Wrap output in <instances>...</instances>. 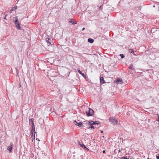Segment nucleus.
Wrapping results in <instances>:
<instances>
[{
	"label": "nucleus",
	"instance_id": "f257e3e1",
	"mask_svg": "<svg viewBox=\"0 0 159 159\" xmlns=\"http://www.w3.org/2000/svg\"><path fill=\"white\" fill-rule=\"evenodd\" d=\"M109 121L113 125H116L117 122V120L114 117L109 118Z\"/></svg>",
	"mask_w": 159,
	"mask_h": 159
},
{
	"label": "nucleus",
	"instance_id": "f03ea898",
	"mask_svg": "<svg viewBox=\"0 0 159 159\" xmlns=\"http://www.w3.org/2000/svg\"><path fill=\"white\" fill-rule=\"evenodd\" d=\"M94 112L93 110L89 108V110L86 112V113L88 116H93Z\"/></svg>",
	"mask_w": 159,
	"mask_h": 159
},
{
	"label": "nucleus",
	"instance_id": "7ed1b4c3",
	"mask_svg": "<svg viewBox=\"0 0 159 159\" xmlns=\"http://www.w3.org/2000/svg\"><path fill=\"white\" fill-rule=\"evenodd\" d=\"M88 124L89 125H92L96 124L97 125H100L101 124V123L100 122L96 121H93L90 120H89L88 121Z\"/></svg>",
	"mask_w": 159,
	"mask_h": 159
},
{
	"label": "nucleus",
	"instance_id": "20e7f679",
	"mask_svg": "<svg viewBox=\"0 0 159 159\" xmlns=\"http://www.w3.org/2000/svg\"><path fill=\"white\" fill-rule=\"evenodd\" d=\"M51 41V40L49 39V36H48L47 37L46 39V41L47 43L48 46H49L52 45V44L50 43Z\"/></svg>",
	"mask_w": 159,
	"mask_h": 159
},
{
	"label": "nucleus",
	"instance_id": "39448f33",
	"mask_svg": "<svg viewBox=\"0 0 159 159\" xmlns=\"http://www.w3.org/2000/svg\"><path fill=\"white\" fill-rule=\"evenodd\" d=\"M15 24L18 29H20L21 28V27L20 26V23L18 21L17 17H16V19L15 21Z\"/></svg>",
	"mask_w": 159,
	"mask_h": 159
},
{
	"label": "nucleus",
	"instance_id": "423d86ee",
	"mask_svg": "<svg viewBox=\"0 0 159 159\" xmlns=\"http://www.w3.org/2000/svg\"><path fill=\"white\" fill-rule=\"evenodd\" d=\"M13 147V144L12 143H11L10 146L7 148V149L10 152H12V148Z\"/></svg>",
	"mask_w": 159,
	"mask_h": 159
},
{
	"label": "nucleus",
	"instance_id": "0eeeda50",
	"mask_svg": "<svg viewBox=\"0 0 159 159\" xmlns=\"http://www.w3.org/2000/svg\"><path fill=\"white\" fill-rule=\"evenodd\" d=\"M74 123L75 125L78 126L79 127H81L82 125V122H78L76 120H74L73 122Z\"/></svg>",
	"mask_w": 159,
	"mask_h": 159
},
{
	"label": "nucleus",
	"instance_id": "6e6552de",
	"mask_svg": "<svg viewBox=\"0 0 159 159\" xmlns=\"http://www.w3.org/2000/svg\"><path fill=\"white\" fill-rule=\"evenodd\" d=\"M34 119L33 118H31L29 119V124L30 125H34Z\"/></svg>",
	"mask_w": 159,
	"mask_h": 159
},
{
	"label": "nucleus",
	"instance_id": "1a4fd4ad",
	"mask_svg": "<svg viewBox=\"0 0 159 159\" xmlns=\"http://www.w3.org/2000/svg\"><path fill=\"white\" fill-rule=\"evenodd\" d=\"M115 82L118 84H121L122 83V80L121 78L117 79L115 81Z\"/></svg>",
	"mask_w": 159,
	"mask_h": 159
},
{
	"label": "nucleus",
	"instance_id": "9d476101",
	"mask_svg": "<svg viewBox=\"0 0 159 159\" xmlns=\"http://www.w3.org/2000/svg\"><path fill=\"white\" fill-rule=\"evenodd\" d=\"M79 144L80 145V146L82 147L83 148H84L88 151L89 150V149L87 148V147L85 146V145L83 143L81 142L79 143Z\"/></svg>",
	"mask_w": 159,
	"mask_h": 159
},
{
	"label": "nucleus",
	"instance_id": "9b49d317",
	"mask_svg": "<svg viewBox=\"0 0 159 159\" xmlns=\"http://www.w3.org/2000/svg\"><path fill=\"white\" fill-rule=\"evenodd\" d=\"M31 127H32V129H31V133H34V134L36 133V132H35V125H31Z\"/></svg>",
	"mask_w": 159,
	"mask_h": 159
},
{
	"label": "nucleus",
	"instance_id": "f8f14e48",
	"mask_svg": "<svg viewBox=\"0 0 159 159\" xmlns=\"http://www.w3.org/2000/svg\"><path fill=\"white\" fill-rule=\"evenodd\" d=\"M77 70H78V72L83 77H84V78L86 77V76L84 74V73H82V71H80V69H77Z\"/></svg>",
	"mask_w": 159,
	"mask_h": 159
},
{
	"label": "nucleus",
	"instance_id": "ddd939ff",
	"mask_svg": "<svg viewBox=\"0 0 159 159\" xmlns=\"http://www.w3.org/2000/svg\"><path fill=\"white\" fill-rule=\"evenodd\" d=\"M100 81L101 83L103 84L106 83L105 80H104V78L103 77H100Z\"/></svg>",
	"mask_w": 159,
	"mask_h": 159
},
{
	"label": "nucleus",
	"instance_id": "4468645a",
	"mask_svg": "<svg viewBox=\"0 0 159 159\" xmlns=\"http://www.w3.org/2000/svg\"><path fill=\"white\" fill-rule=\"evenodd\" d=\"M88 42L92 43L94 42V40L92 39L89 38L88 39Z\"/></svg>",
	"mask_w": 159,
	"mask_h": 159
},
{
	"label": "nucleus",
	"instance_id": "2eb2a0df",
	"mask_svg": "<svg viewBox=\"0 0 159 159\" xmlns=\"http://www.w3.org/2000/svg\"><path fill=\"white\" fill-rule=\"evenodd\" d=\"M31 134H32L31 135V138H32V141H33L35 139V134L34 133V134L33 133H31Z\"/></svg>",
	"mask_w": 159,
	"mask_h": 159
},
{
	"label": "nucleus",
	"instance_id": "dca6fc26",
	"mask_svg": "<svg viewBox=\"0 0 159 159\" xmlns=\"http://www.w3.org/2000/svg\"><path fill=\"white\" fill-rule=\"evenodd\" d=\"M69 22L70 23H72V24H77V22L75 21H74L72 19H71L70 21Z\"/></svg>",
	"mask_w": 159,
	"mask_h": 159
},
{
	"label": "nucleus",
	"instance_id": "f3484780",
	"mask_svg": "<svg viewBox=\"0 0 159 159\" xmlns=\"http://www.w3.org/2000/svg\"><path fill=\"white\" fill-rule=\"evenodd\" d=\"M133 65L132 64H131L130 65V66H129V68L130 69H131V70H133V69H134V68H133Z\"/></svg>",
	"mask_w": 159,
	"mask_h": 159
},
{
	"label": "nucleus",
	"instance_id": "a211bd4d",
	"mask_svg": "<svg viewBox=\"0 0 159 159\" xmlns=\"http://www.w3.org/2000/svg\"><path fill=\"white\" fill-rule=\"evenodd\" d=\"M129 52L131 53H133L134 52V51L133 49H129Z\"/></svg>",
	"mask_w": 159,
	"mask_h": 159
},
{
	"label": "nucleus",
	"instance_id": "6ab92c4d",
	"mask_svg": "<svg viewBox=\"0 0 159 159\" xmlns=\"http://www.w3.org/2000/svg\"><path fill=\"white\" fill-rule=\"evenodd\" d=\"M119 55L121 57V58H124L125 57L124 55L123 54H120Z\"/></svg>",
	"mask_w": 159,
	"mask_h": 159
},
{
	"label": "nucleus",
	"instance_id": "aec40b11",
	"mask_svg": "<svg viewBox=\"0 0 159 159\" xmlns=\"http://www.w3.org/2000/svg\"><path fill=\"white\" fill-rule=\"evenodd\" d=\"M94 127L92 125H90L89 127L88 128L89 129H94Z\"/></svg>",
	"mask_w": 159,
	"mask_h": 159
},
{
	"label": "nucleus",
	"instance_id": "412c9836",
	"mask_svg": "<svg viewBox=\"0 0 159 159\" xmlns=\"http://www.w3.org/2000/svg\"><path fill=\"white\" fill-rule=\"evenodd\" d=\"M17 7L16 6H15L13 7V9L11 10H14L15 9H17Z\"/></svg>",
	"mask_w": 159,
	"mask_h": 159
},
{
	"label": "nucleus",
	"instance_id": "4be33fe9",
	"mask_svg": "<svg viewBox=\"0 0 159 159\" xmlns=\"http://www.w3.org/2000/svg\"><path fill=\"white\" fill-rule=\"evenodd\" d=\"M156 157L157 159H159V154H157L156 156Z\"/></svg>",
	"mask_w": 159,
	"mask_h": 159
},
{
	"label": "nucleus",
	"instance_id": "5701e85b",
	"mask_svg": "<svg viewBox=\"0 0 159 159\" xmlns=\"http://www.w3.org/2000/svg\"><path fill=\"white\" fill-rule=\"evenodd\" d=\"M138 9L139 10V11H140L141 10V6H139L138 7Z\"/></svg>",
	"mask_w": 159,
	"mask_h": 159
},
{
	"label": "nucleus",
	"instance_id": "b1692460",
	"mask_svg": "<svg viewBox=\"0 0 159 159\" xmlns=\"http://www.w3.org/2000/svg\"><path fill=\"white\" fill-rule=\"evenodd\" d=\"M121 159H128L126 157H122Z\"/></svg>",
	"mask_w": 159,
	"mask_h": 159
},
{
	"label": "nucleus",
	"instance_id": "393cba45",
	"mask_svg": "<svg viewBox=\"0 0 159 159\" xmlns=\"http://www.w3.org/2000/svg\"><path fill=\"white\" fill-rule=\"evenodd\" d=\"M102 5H101L99 7V9L100 10H101V8H102Z\"/></svg>",
	"mask_w": 159,
	"mask_h": 159
},
{
	"label": "nucleus",
	"instance_id": "a878e982",
	"mask_svg": "<svg viewBox=\"0 0 159 159\" xmlns=\"http://www.w3.org/2000/svg\"><path fill=\"white\" fill-rule=\"evenodd\" d=\"M7 16V15H5V17H4V19H7V18H6V16Z\"/></svg>",
	"mask_w": 159,
	"mask_h": 159
},
{
	"label": "nucleus",
	"instance_id": "bb28decb",
	"mask_svg": "<svg viewBox=\"0 0 159 159\" xmlns=\"http://www.w3.org/2000/svg\"><path fill=\"white\" fill-rule=\"evenodd\" d=\"M130 157V158L129 159H134V157Z\"/></svg>",
	"mask_w": 159,
	"mask_h": 159
},
{
	"label": "nucleus",
	"instance_id": "cd10ccee",
	"mask_svg": "<svg viewBox=\"0 0 159 159\" xmlns=\"http://www.w3.org/2000/svg\"><path fill=\"white\" fill-rule=\"evenodd\" d=\"M102 152L103 153H105V150H103L102 151Z\"/></svg>",
	"mask_w": 159,
	"mask_h": 159
},
{
	"label": "nucleus",
	"instance_id": "c85d7f7f",
	"mask_svg": "<svg viewBox=\"0 0 159 159\" xmlns=\"http://www.w3.org/2000/svg\"><path fill=\"white\" fill-rule=\"evenodd\" d=\"M128 73L129 74H131V72L130 71H128Z\"/></svg>",
	"mask_w": 159,
	"mask_h": 159
},
{
	"label": "nucleus",
	"instance_id": "c756f323",
	"mask_svg": "<svg viewBox=\"0 0 159 159\" xmlns=\"http://www.w3.org/2000/svg\"><path fill=\"white\" fill-rule=\"evenodd\" d=\"M157 121L159 122V116H158V119L157 120Z\"/></svg>",
	"mask_w": 159,
	"mask_h": 159
},
{
	"label": "nucleus",
	"instance_id": "7c9ffc66",
	"mask_svg": "<svg viewBox=\"0 0 159 159\" xmlns=\"http://www.w3.org/2000/svg\"><path fill=\"white\" fill-rule=\"evenodd\" d=\"M84 29H85V28H83L82 29V31H83L84 30Z\"/></svg>",
	"mask_w": 159,
	"mask_h": 159
},
{
	"label": "nucleus",
	"instance_id": "2f4dec72",
	"mask_svg": "<svg viewBox=\"0 0 159 159\" xmlns=\"http://www.w3.org/2000/svg\"><path fill=\"white\" fill-rule=\"evenodd\" d=\"M21 87V85H20V84H19V88H20Z\"/></svg>",
	"mask_w": 159,
	"mask_h": 159
},
{
	"label": "nucleus",
	"instance_id": "473e14b6",
	"mask_svg": "<svg viewBox=\"0 0 159 159\" xmlns=\"http://www.w3.org/2000/svg\"><path fill=\"white\" fill-rule=\"evenodd\" d=\"M101 133H103V131H102L101 130Z\"/></svg>",
	"mask_w": 159,
	"mask_h": 159
},
{
	"label": "nucleus",
	"instance_id": "72a5a7b5",
	"mask_svg": "<svg viewBox=\"0 0 159 159\" xmlns=\"http://www.w3.org/2000/svg\"><path fill=\"white\" fill-rule=\"evenodd\" d=\"M120 152V150H118V152Z\"/></svg>",
	"mask_w": 159,
	"mask_h": 159
},
{
	"label": "nucleus",
	"instance_id": "f704fd0d",
	"mask_svg": "<svg viewBox=\"0 0 159 159\" xmlns=\"http://www.w3.org/2000/svg\"><path fill=\"white\" fill-rule=\"evenodd\" d=\"M134 55H136L135 54H134Z\"/></svg>",
	"mask_w": 159,
	"mask_h": 159
},
{
	"label": "nucleus",
	"instance_id": "c9c22d12",
	"mask_svg": "<svg viewBox=\"0 0 159 159\" xmlns=\"http://www.w3.org/2000/svg\"><path fill=\"white\" fill-rule=\"evenodd\" d=\"M147 159H149V158H147Z\"/></svg>",
	"mask_w": 159,
	"mask_h": 159
}]
</instances>
